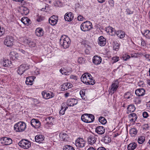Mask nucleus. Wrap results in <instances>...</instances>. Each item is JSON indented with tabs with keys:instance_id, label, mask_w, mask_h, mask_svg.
I'll list each match as a JSON object with an SVG mask.
<instances>
[{
	"instance_id": "1",
	"label": "nucleus",
	"mask_w": 150,
	"mask_h": 150,
	"mask_svg": "<svg viewBox=\"0 0 150 150\" xmlns=\"http://www.w3.org/2000/svg\"><path fill=\"white\" fill-rule=\"evenodd\" d=\"M81 79L82 81L86 85H93L96 82L92 76L88 73L83 74Z\"/></svg>"
},
{
	"instance_id": "2",
	"label": "nucleus",
	"mask_w": 150,
	"mask_h": 150,
	"mask_svg": "<svg viewBox=\"0 0 150 150\" xmlns=\"http://www.w3.org/2000/svg\"><path fill=\"white\" fill-rule=\"evenodd\" d=\"M60 43L64 48H67L70 43V39L65 35H62L60 39Z\"/></svg>"
},
{
	"instance_id": "3",
	"label": "nucleus",
	"mask_w": 150,
	"mask_h": 150,
	"mask_svg": "<svg viewBox=\"0 0 150 150\" xmlns=\"http://www.w3.org/2000/svg\"><path fill=\"white\" fill-rule=\"evenodd\" d=\"M26 126V124L24 122L20 121L14 125V128L16 132H21L25 130Z\"/></svg>"
},
{
	"instance_id": "4",
	"label": "nucleus",
	"mask_w": 150,
	"mask_h": 150,
	"mask_svg": "<svg viewBox=\"0 0 150 150\" xmlns=\"http://www.w3.org/2000/svg\"><path fill=\"white\" fill-rule=\"evenodd\" d=\"M94 116L91 114H85L83 115L81 117V120L86 123H90L94 120Z\"/></svg>"
},
{
	"instance_id": "5",
	"label": "nucleus",
	"mask_w": 150,
	"mask_h": 150,
	"mask_svg": "<svg viewBox=\"0 0 150 150\" xmlns=\"http://www.w3.org/2000/svg\"><path fill=\"white\" fill-rule=\"evenodd\" d=\"M80 28L82 31H88L92 28V24L89 21H86L81 24Z\"/></svg>"
},
{
	"instance_id": "6",
	"label": "nucleus",
	"mask_w": 150,
	"mask_h": 150,
	"mask_svg": "<svg viewBox=\"0 0 150 150\" xmlns=\"http://www.w3.org/2000/svg\"><path fill=\"white\" fill-rule=\"evenodd\" d=\"M18 145L24 149H28L31 146L30 142L27 140L23 139L18 143Z\"/></svg>"
},
{
	"instance_id": "7",
	"label": "nucleus",
	"mask_w": 150,
	"mask_h": 150,
	"mask_svg": "<svg viewBox=\"0 0 150 150\" xmlns=\"http://www.w3.org/2000/svg\"><path fill=\"white\" fill-rule=\"evenodd\" d=\"M29 65L27 64L21 65L18 67V73L20 75H22L25 71L29 69Z\"/></svg>"
},
{
	"instance_id": "8",
	"label": "nucleus",
	"mask_w": 150,
	"mask_h": 150,
	"mask_svg": "<svg viewBox=\"0 0 150 150\" xmlns=\"http://www.w3.org/2000/svg\"><path fill=\"white\" fill-rule=\"evenodd\" d=\"M13 42V38L10 36H7L4 41V43L5 45L8 47L12 46Z\"/></svg>"
},
{
	"instance_id": "9",
	"label": "nucleus",
	"mask_w": 150,
	"mask_h": 150,
	"mask_svg": "<svg viewBox=\"0 0 150 150\" xmlns=\"http://www.w3.org/2000/svg\"><path fill=\"white\" fill-rule=\"evenodd\" d=\"M86 142L83 138H79L75 141V145L76 147L79 148H82L84 146Z\"/></svg>"
},
{
	"instance_id": "10",
	"label": "nucleus",
	"mask_w": 150,
	"mask_h": 150,
	"mask_svg": "<svg viewBox=\"0 0 150 150\" xmlns=\"http://www.w3.org/2000/svg\"><path fill=\"white\" fill-rule=\"evenodd\" d=\"M42 94L44 98L45 99H48L54 97V95L52 92L50 91H44L42 92Z\"/></svg>"
},
{
	"instance_id": "11",
	"label": "nucleus",
	"mask_w": 150,
	"mask_h": 150,
	"mask_svg": "<svg viewBox=\"0 0 150 150\" xmlns=\"http://www.w3.org/2000/svg\"><path fill=\"white\" fill-rule=\"evenodd\" d=\"M31 125L35 128L38 129L40 126V121L37 119H33L31 121Z\"/></svg>"
},
{
	"instance_id": "12",
	"label": "nucleus",
	"mask_w": 150,
	"mask_h": 150,
	"mask_svg": "<svg viewBox=\"0 0 150 150\" xmlns=\"http://www.w3.org/2000/svg\"><path fill=\"white\" fill-rule=\"evenodd\" d=\"M119 82L117 80H116L114 82L110 87L111 91H112L113 93L116 91L119 86Z\"/></svg>"
},
{
	"instance_id": "13",
	"label": "nucleus",
	"mask_w": 150,
	"mask_h": 150,
	"mask_svg": "<svg viewBox=\"0 0 150 150\" xmlns=\"http://www.w3.org/2000/svg\"><path fill=\"white\" fill-rule=\"evenodd\" d=\"M97 139L96 137L93 135H91L88 138L87 141L89 144L93 145L96 142Z\"/></svg>"
},
{
	"instance_id": "14",
	"label": "nucleus",
	"mask_w": 150,
	"mask_h": 150,
	"mask_svg": "<svg viewBox=\"0 0 150 150\" xmlns=\"http://www.w3.org/2000/svg\"><path fill=\"white\" fill-rule=\"evenodd\" d=\"M74 16L71 12H67L66 13L64 18L65 21H71L74 18Z\"/></svg>"
},
{
	"instance_id": "15",
	"label": "nucleus",
	"mask_w": 150,
	"mask_h": 150,
	"mask_svg": "<svg viewBox=\"0 0 150 150\" xmlns=\"http://www.w3.org/2000/svg\"><path fill=\"white\" fill-rule=\"evenodd\" d=\"M102 61L101 58L99 56L95 55L93 58V62L96 65L100 64Z\"/></svg>"
},
{
	"instance_id": "16",
	"label": "nucleus",
	"mask_w": 150,
	"mask_h": 150,
	"mask_svg": "<svg viewBox=\"0 0 150 150\" xmlns=\"http://www.w3.org/2000/svg\"><path fill=\"white\" fill-rule=\"evenodd\" d=\"M1 141H3L2 142L5 145H9L12 142V140L11 138L6 137L2 138Z\"/></svg>"
},
{
	"instance_id": "17",
	"label": "nucleus",
	"mask_w": 150,
	"mask_h": 150,
	"mask_svg": "<svg viewBox=\"0 0 150 150\" xmlns=\"http://www.w3.org/2000/svg\"><path fill=\"white\" fill-rule=\"evenodd\" d=\"M9 55L10 58L13 60L18 59L19 57L18 54L14 51L10 52Z\"/></svg>"
},
{
	"instance_id": "18",
	"label": "nucleus",
	"mask_w": 150,
	"mask_h": 150,
	"mask_svg": "<svg viewBox=\"0 0 150 150\" xmlns=\"http://www.w3.org/2000/svg\"><path fill=\"white\" fill-rule=\"evenodd\" d=\"M96 132L98 134H102L105 132V128L103 126H99L96 129Z\"/></svg>"
},
{
	"instance_id": "19",
	"label": "nucleus",
	"mask_w": 150,
	"mask_h": 150,
	"mask_svg": "<svg viewBox=\"0 0 150 150\" xmlns=\"http://www.w3.org/2000/svg\"><path fill=\"white\" fill-rule=\"evenodd\" d=\"M98 40V44L101 46H104L106 44V40L103 36L100 37Z\"/></svg>"
},
{
	"instance_id": "20",
	"label": "nucleus",
	"mask_w": 150,
	"mask_h": 150,
	"mask_svg": "<svg viewBox=\"0 0 150 150\" xmlns=\"http://www.w3.org/2000/svg\"><path fill=\"white\" fill-rule=\"evenodd\" d=\"M77 103L78 100L75 99H69L67 100V105L70 106H73Z\"/></svg>"
},
{
	"instance_id": "21",
	"label": "nucleus",
	"mask_w": 150,
	"mask_h": 150,
	"mask_svg": "<svg viewBox=\"0 0 150 150\" xmlns=\"http://www.w3.org/2000/svg\"><path fill=\"white\" fill-rule=\"evenodd\" d=\"M20 11L22 15L24 16L27 15L29 13V10L27 7L22 6L20 8Z\"/></svg>"
},
{
	"instance_id": "22",
	"label": "nucleus",
	"mask_w": 150,
	"mask_h": 150,
	"mask_svg": "<svg viewBox=\"0 0 150 150\" xmlns=\"http://www.w3.org/2000/svg\"><path fill=\"white\" fill-rule=\"evenodd\" d=\"M145 91L143 88H139L135 91V93L138 96H142L145 94Z\"/></svg>"
},
{
	"instance_id": "23",
	"label": "nucleus",
	"mask_w": 150,
	"mask_h": 150,
	"mask_svg": "<svg viewBox=\"0 0 150 150\" xmlns=\"http://www.w3.org/2000/svg\"><path fill=\"white\" fill-rule=\"evenodd\" d=\"M68 107L67 106L65 103H62L61 105V109L59 112V114L62 115L65 113V111L67 109Z\"/></svg>"
},
{
	"instance_id": "24",
	"label": "nucleus",
	"mask_w": 150,
	"mask_h": 150,
	"mask_svg": "<svg viewBox=\"0 0 150 150\" xmlns=\"http://www.w3.org/2000/svg\"><path fill=\"white\" fill-rule=\"evenodd\" d=\"M25 42L26 44L28 45L30 47H34L35 45V42L30 39H26Z\"/></svg>"
},
{
	"instance_id": "25",
	"label": "nucleus",
	"mask_w": 150,
	"mask_h": 150,
	"mask_svg": "<svg viewBox=\"0 0 150 150\" xmlns=\"http://www.w3.org/2000/svg\"><path fill=\"white\" fill-rule=\"evenodd\" d=\"M59 137L61 141H67L68 138V135L64 132H62L60 133L59 134Z\"/></svg>"
},
{
	"instance_id": "26",
	"label": "nucleus",
	"mask_w": 150,
	"mask_h": 150,
	"mask_svg": "<svg viewBox=\"0 0 150 150\" xmlns=\"http://www.w3.org/2000/svg\"><path fill=\"white\" fill-rule=\"evenodd\" d=\"M128 117L131 122H134L137 118V116L135 113L130 114L129 115Z\"/></svg>"
},
{
	"instance_id": "27",
	"label": "nucleus",
	"mask_w": 150,
	"mask_h": 150,
	"mask_svg": "<svg viewBox=\"0 0 150 150\" xmlns=\"http://www.w3.org/2000/svg\"><path fill=\"white\" fill-rule=\"evenodd\" d=\"M43 29L41 28H37L35 31L36 35L38 37L42 36L43 34Z\"/></svg>"
},
{
	"instance_id": "28",
	"label": "nucleus",
	"mask_w": 150,
	"mask_h": 150,
	"mask_svg": "<svg viewBox=\"0 0 150 150\" xmlns=\"http://www.w3.org/2000/svg\"><path fill=\"white\" fill-rule=\"evenodd\" d=\"M44 137L42 134H39L35 137V142H41L44 139Z\"/></svg>"
},
{
	"instance_id": "29",
	"label": "nucleus",
	"mask_w": 150,
	"mask_h": 150,
	"mask_svg": "<svg viewBox=\"0 0 150 150\" xmlns=\"http://www.w3.org/2000/svg\"><path fill=\"white\" fill-rule=\"evenodd\" d=\"M1 63L3 66L5 67L10 66L11 64V62L8 59H4Z\"/></svg>"
},
{
	"instance_id": "30",
	"label": "nucleus",
	"mask_w": 150,
	"mask_h": 150,
	"mask_svg": "<svg viewBox=\"0 0 150 150\" xmlns=\"http://www.w3.org/2000/svg\"><path fill=\"white\" fill-rule=\"evenodd\" d=\"M21 22L24 24L28 25L30 24V21L27 17H23L21 19Z\"/></svg>"
},
{
	"instance_id": "31",
	"label": "nucleus",
	"mask_w": 150,
	"mask_h": 150,
	"mask_svg": "<svg viewBox=\"0 0 150 150\" xmlns=\"http://www.w3.org/2000/svg\"><path fill=\"white\" fill-rule=\"evenodd\" d=\"M137 147V144L135 142H132L129 144L127 146L128 150H134Z\"/></svg>"
},
{
	"instance_id": "32",
	"label": "nucleus",
	"mask_w": 150,
	"mask_h": 150,
	"mask_svg": "<svg viewBox=\"0 0 150 150\" xmlns=\"http://www.w3.org/2000/svg\"><path fill=\"white\" fill-rule=\"evenodd\" d=\"M116 34L118 37L120 38H122L125 36V32L122 30H118L116 32Z\"/></svg>"
},
{
	"instance_id": "33",
	"label": "nucleus",
	"mask_w": 150,
	"mask_h": 150,
	"mask_svg": "<svg viewBox=\"0 0 150 150\" xmlns=\"http://www.w3.org/2000/svg\"><path fill=\"white\" fill-rule=\"evenodd\" d=\"M127 109V113H129L134 111L135 109V108L134 105L132 104L128 106Z\"/></svg>"
},
{
	"instance_id": "34",
	"label": "nucleus",
	"mask_w": 150,
	"mask_h": 150,
	"mask_svg": "<svg viewBox=\"0 0 150 150\" xmlns=\"http://www.w3.org/2000/svg\"><path fill=\"white\" fill-rule=\"evenodd\" d=\"M107 30H108V32L110 34L112 35H115L116 34V32L115 29L111 27H109L108 28Z\"/></svg>"
},
{
	"instance_id": "35",
	"label": "nucleus",
	"mask_w": 150,
	"mask_h": 150,
	"mask_svg": "<svg viewBox=\"0 0 150 150\" xmlns=\"http://www.w3.org/2000/svg\"><path fill=\"white\" fill-rule=\"evenodd\" d=\"M60 72L62 74L65 75H69L71 72V70H70L69 71H67L66 70L63 69H62L60 70Z\"/></svg>"
},
{
	"instance_id": "36",
	"label": "nucleus",
	"mask_w": 150,
	"mask_h": 150,
	"mask_svg": "<svg viewBox=\"0 0 150 150\" xmlns=\"http://www.w3.org/2000/svg\"><path fill=\"white\" fill-rule=\"evenodd\" d=\"M33 77L32 76L26 78L25 81V83L27 85H32V84Z\"/></svg>"
},
{
	"instance_id": "37",
	"label": "nucleus",
	"mask_w": 150,
	"mask_h": 150,
	"mask_svg": "<svg viewBox=\"0 0 150 150\" xmlns=\"http://www.w3.org/2000/svg\"><path fill=\"white\" fill-rule=\"evenodd\" d=\"M137 131L135 128H132L129 131V133L132 136H134L137 134Z\"/></svg>"
},
{
	"instance_id": "38",
	"label": "nucleus",
	"mask_w": 150,
	"mask_h": 150,
	"mask_svg": "<svg viewBox=\"0 0 150 150\" xmlns=\"http://www.w3.org/2000/svg\"><path fill=\"white\" fill-rule=\"evenodd\" d=\"M114 45H113V50L117 51L119 49L120 44L117 43V42H114Z\"/></svg>"
},
{
	"instance_id": "39",
	"label": "nucleus",
	"mask_w": 150,
	"mask_h": 150,
	"mask_svg": "<svg viewBox=\"0 0 150 150\" xmlns=\"http://www.w3.org/2000/svg\"><path fill=\"white\" fill-rule=\"evenodd\" d=\"M142 34L146 38L150 39V31L148 30H145L144 33Z\"/></svg>"
},
{
	"instance_id": "40",
	"label": "nucleus",
	"mask_w": 150,
	"mask_h": 150,
	"mask_svg": "<svg viewBox=\"0 0 150 150\" xmlns=\"http://www.w3.org/2000/svg\"><path fill=\"white\" fill-rule=\"evenodd\" d=\"M63 149V150H75L73 146L68 145L64 146Z\"/></svg>"
},
{
	"instance_id": "41",
	"label": "nucleus",
	"mask_w": 150,
	"mask_h": 150,
	"mask_svg": "<svg viewBox=\"0 0 150 150\" xmlns=\"http://www.w3.org/2000/svg\"><path fill=\"white\" fill-rule=\"evenodd\" d=\"M99 121L103 125L105 124L107 122L106 119L104 117L100 116L99 118Z\"/></svg>"
},
{
	"instance_id": "42",
	"label": "nucleus",
	"mask_w": 150,
	"mask_h": 150,
	"mask_svg": "<svg viewBox=\"0 0 150 150\" xmlns=\"http://www.w3.org/2000/svg\"><path fill=\"white\" fill-rule=\"evenodd\" d=\"M68 84L67 82L64 83L62 86L61 90L62 91H64L65 90H67L69 89L68 86Z\"/></svg>"
},
{
	"instance_id": "43",
	"label": "nucleus",
	"mask_w": 150,
	"mask_h": 150,
	"mask_svg": "<svg viewBox=\"0 0 150 150\" xmlns=\"http://www.w3.org/2000/svg\"><path fill=\"white\" fill-rule=\"evenodd\" d=\"M145 140V138L144 136H140L138 139V142L139 143L142 144L143 143Z\"/></svg>"
},
{
	"instance_id": "44",
	"label": "nucleus",
	"mask_w": 150,
	"mask_h": 150,
	"mask_svg": "<svg viewBox=\"0 0 150 150\" xmlns=\"http://www.w3.org/2000/svg\"><path fill=\"white\" fill-rule=\"evenodd\" d=\"M132 96V95L129 92H127L124 95V97L127 99H129L131 98Z\"/></svg>"
},
{
	"instance_id": "45",
	"label": "nucleus",
	"mask_w": 150,
	"mask_h": 150,
	"mask_svg": "<svg viewBox=\"0 0 150 150\" xmlns=\"http://www.w3.org/2000/svg\"><path fill=\"white\" fill-rule=\"evenodd\" d=\"M45 19V17L40 15H38L36 21L38 22H40L43 21Z\"/></svg>"
},
{
	"instance_id": "46",
	"label": "nucleus",
	"mask_w": 150,
	"mask_h": 150,
	"mask_svg": "<svg viewBox=\"0 0 150 150\" xmlns=\"http://www.w3.org/2000/svg\"><path fill=\"white\" fill-rule=\"evenodd\" d=\"M104 142L105 143H108L111 141V139L108 136H105L104 138Z\"/></svg>"
},
{
	"instance_id": "47",
	"label": "nucleus",
	"mask_w": 150,
	"mask_h": 150,
	"mask_svg": "<svg viewBox=\"0 0 150 150\" xmlns=\"http://www.w3.org/2000/svg\"><path fill=\"white\" fill-rule=\"evenodd\" d=\"M49 23L52 25H54L56 24L57 23V21H56L54 20H53L52 19H49Z\"/></svg>"
},
{
	"instance_id": "48",
	"label": "nucleus",
	"mask_w": 150,
	"mask_h": 150,
	"mask_svg": "<svg viewBox=\"0 0 150 150\" xmlns=\"http://www.w3.org/2000/svg\"><path fill=\"white\" fill-rule=\"evenodd\" d=\"M5 33V30L3 28H0V37L4 35Z\"/></svg>"
},
{
	"instance_id": "49",
	"label": "nucleus",
	"mask_w": 150,
	"mask_h": 150,
	"mask_svg": "<svg viewBox=\"0 0 150 150\" xmlns=\"http://www.w3.org/2000/svg\"><path fill=\"white\" fill-rule=\"evenodd\" d=\"M113 63H115L119 60V57H113L112 59Z\"/></svg>"
},
{
	"instance_id": "50",
	"label": "nucleus",
	"mask_w": 150,
	"mask_h": 150,
	"mask_svg": "<svg viewBox=\"0 0 150 150\" xmlns=\"http://www.w3.org/2000/svg\"><path fill=\"white\" fill-rule=\"evenodd\" d=\"M49 19H52L53 20H54L56 21H58V17L57 16L53 15L52 16H51Z\"/></svg>"
},
{
	"instance_id": "51",
	"label": "nucleus",
	"mask_w": 150,
	"mask_h": 150,
	"mask_svg": "<svg viewBox=\"0 0 150 150\" xmlns=\"http://www.w3.org/2000/svg\"><path fill=\"white\" fill-rule=\"evenodd\" d=\"M80 94L82 99H85L84 96L85 95V91H81L80 92Z\"/></svg>"
},
{
	"instance_id": "52",
	"label": "nucleus",
	"mask_w": 150,
	"mask_h": 150,
	"mask_svg": "<svg viewBox=\"0 0 150 150\" xmlns=\"http://www.w3.org/2000/svg\"><path fill=\"white\" fill-rule=\"evenodd\" d=\"M123 58L124 60L126 61L130 59V57L129 55H126L125 56H123Z\"/></svg>"
},
{
	"instance_id": "53",
	"label": "nucleus",
	"mask_w": 150,
	"mask_h": 150,
	"mask_svg": "<svg viewBox=\"0 0 150 150\" xmlns=\"http://www.w3.org/2000/svg\"><path fill=\"white\" fill-rule=\"evenodd\" d=\"M149 126L148 124H146L143 125L142 128L143 129H148Z\"/></svg>"
},
{
	"instance_id": "54",
	"label": "nucleus",
	"mask_w": 150,
	"mask_h": 150,
	"mask_svg": "<svg viewBox=\"0 0 150 150\" xmlns=\"http://www.w3.org/2000/svg\"><path fill=\"white\" fill-rule=\"evenodd\" d=\"M142 115L144 117L146 118L148 116V114L147 112H144L142 113Z\"/></svg>"
},
{
	"instance_id": "55",
	"label": "nucleus",
	"mask_w": 150,
	"mask_h": 150,
	"mask_svg": "<svg viewBox=\"0 0 150 150\" xmlns=\"http://www.w3.org/2000/svg\"><path fill=\"white\" fill-rule=\"evenodd\" d=\"M114 2L113 0H110L109 1L110 5L112 7L114 6Z\"/></svg>"
},
{
	"instance_id": "56",
	"label": "nucleus",
	"mask_w": 150,
	"mask_h": 150,
	"mask_svg": "<svg viewBox=\"0 0 150 150\" xmlns=\"http://www.w3.org/2000/svg\"><path fill=\"white\" fill-rule=\"evenodd\" d=\"M144 56L148 61H150V55L149 54H146Z\"/></svg>"
},
{
	"instance_id": "57",
	"label": "nucleus",
	"mask_w": 150,
	"mask_h": 150,
	"mask_svg": "<svg viewBox=\"0 0 150 150\" xmlns=\"http://www.w3.org/2000/svg\"><path fill=\"white\" fill-rule=\"evenodd\" d=\"M70 79H73L75 80H76L77 79V76L75 75H72L70 76Z\"/></svg>"
},
{
	"instance_id": "58",
	"label": "nucleus",
	"mask_w": 150,
	"mask_h": 150,
	"mask_svg": "<svg viewBox=\"0 0 150 150\" xmlns=\"http://www.w3.org/2000/svg\"><path fill=\"white\" fill-rule=\"evenodd\" d=\"M77 19L79 21H82L84 19V18L83 16L79 15Z\"/></svg>"
},
{
	"instance_id": "59",
	"label": "nucleus",
	"mask_w": 150,
	"mask_h": 150,
	"mask_svg": "<svg viewBox=\"0 0 150 150\" xmlns=\"http://www.w3.org/2000/svg\"><path fill=\"white\" fill-rule=\"evenodd\" d=\"M83 59L82 58H79L78 62V63H79L80 64H81L83 63Z\"/></svg>"
},
{
	"instance_id": "60",
	"label": "nucleus",
	"mask_w": 150,
	"mask_h": 150,
	"mask_svg": "<svg viewBox=\"0 0 150 150\" xmlns=\"http://www.w3.org/2000/svg\"><path fill=\"white\" fill-rule=\"evenodd\" d=\"M47 122L46 124V125H52V122L51 121H47Z\"/></svg>"
},
{
	"instance_id": "61",
	"label": "nucleus",
	"mask_w": 150,
	"mask_h": 150,
	"mask_svg": "<svg viewBox=\"0 0 150 150\" xmlns=\"http://www.w3.org/2000/svg\"><path fill=\"white\" fill-rule=\"evenodd\" d=\"M97 150H106L105 148L103 147H100L98 148Z\"/></svg>"
},
{
	"instance_id": "62",
	"label": "nucleus",
	"mask_w": 150,
	"mask_h": 150,
	"mask_svg": "<svg viewBox=\"0 0 150 150\" xmlns=\"http://www.w3.org/2000/svg\"><path fill=\"white\" fill-rule=\"evenodd\" d=\"M141 44H142V45L143 46L145 45H146V43L144 41V40L142 39V40Z\"/></svg>"
},
{
	"instance_id": "63",
	"label": "nucleus",
	"mask_w": 150,
	"mask_h": 150,
	"mask_svg": "<svg viewBox=\"0 0 150 150\" xmlns=\"http://www.w3.org/2000/svg\"><path fill=\"white\" fill-rule=\"evenodd\" d=\"M67 84H68V86L69 88H71L72 87L73 85L71 83L67 82Z\"/></svg>"
},
{
	"instance_id": "64",
	"label": "nucleus",
	"mask_w": 150,
	"mask_h": 150,
	"mask_svg": "<svg viewBox=\"0 0 150 150\" xmlns=\"http://www.w3.org/2000/svg\"><path fill=\"white\" fill-rule=\"evenodd\" d=\"M52 120V117H47L46 120L47 121H51V120Z\"/></svg>"
}]
</instances>
